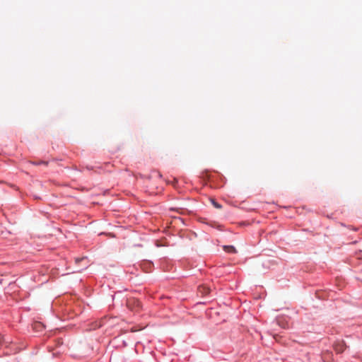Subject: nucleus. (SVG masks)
<instances>
[{"label": "nucleus", "instance_id": "0eeeda50", "mask_svg": "<svg viewBox=\"0 0 362 362\" xmlns=\"http://www.w3.org/2000/svg\"><path fill=\"white\" fill-rule=\"evenodd\" d=\"M85 259H86V257H83V258H81V259H76V262H80V261H83V260H85Z\"/></svg>", "mask_w": 362, "mask_h": 362}, {"label": "nucleus", "instance_id": "20e7f679", "mask_svg": "<svg viewBox=\"0 0 362 362\" xmlns=\"http://www.w3.org/2000/svg\"><path fill=\"white\" fill-rule=\"evenodd\" d=\"M223 250L228 253H236V249L232 245H224Z\"/></svg>", "mask_w": 362, "mask_h": 362}, {"label": "nucleus", "instance_id": "f257e3e1", "mask_svg": "<svg viewBox=\"0 0 362 362\" xmlns=\"http://www.w3.org/2000/svg\"><path fill=\"white\" fill-rule=\"evenodd\" d=\"M344 349H345V345H344V342H338V343L335 344L334 350L337 353H341L344 351Z\"/></svg>", "mask_w": 362, "mask_h": 362}, {"label": "nucleus", "instance_id": "f03ea898", "mask_svg": "<svg viewBox=\"0 0 362 362\" xmlns=\"http://www.w3.org/2000/svg\"><path fill=\"white\" fill-rule=\"evenodd\" d=\"M132 304H135L136 305V311L139 310V308H140V302L137 300H135V299H130L127 301V306L131 308L132 306Z\"/></svg>", "mask_w": 362, "mask_h": 362}, {"label": "nucleus", "instance_id": "7ed1b4c3", "mask_svg": "<svg viewBox=\"0 0 362 362\" xmlns=\"http://www.w3.org/2000/svg\"><path fill=\"white\" fill-rule=\"evenodd\" d=\"M198 291L203 295H207L210 293V288L206 286H200L198 288Z\"/></svg>", "mask_w": 362, "mask_h": 362}, {"label": "nucleus", "instance_id": "423d86ee", "mask_svg": "<svg viewBox=\"0 0 362 362\" xmlns=\"http://www.w3.org/2000/svg\"><path fill=\"white\" fill-rule=\"evenodd\" d=\"M6 341L2 336L0 335V347L5 343Z\"/></svg>", "mask_w": 362, "mask_h": 362}, {"label": "nucleus", "instance_id": "39448f33", "mask_svg": "<svg viewBox=\"0 0 362 362\" xmlns=\"http://www.w3.org/2000/svg\"><path fill=\"white\" fill-rule=\"evenodd\" d=\"M212 204H213L214 206L217 208V209H221V205L219 204L218 203H217L216 202H215L214 200L212 201Z\"/></svg>", "mask_w": 362, "mask_h": 362}]
</instances>
